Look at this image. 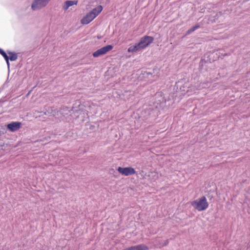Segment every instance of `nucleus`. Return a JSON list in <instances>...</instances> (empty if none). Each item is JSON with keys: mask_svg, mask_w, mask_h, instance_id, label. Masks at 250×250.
<instances>
[{"mask_svg": "<svg viewBox=\"0 0 250 250\" xmlns=\"http://www.w3.org/2000/svg\"><path fill=\"white\" fill-rule=\"evenodd\" d=\"M103 7L99 5L87 13L81 21L83 24H87L93 21L102 11Z\"/></svg>", "mask_w": 250, "mask_h": 250, "instance_id": "1", "label": "nucleus"}, {"mask_svg": "<svg viewBox=\"0 0 250 250\" xmlns=\"http://www.w3.org/2000/svg\"><path fill=\"white\" fill-rule=\"evenodd\" d=\"M191 206L198 211L206 209L208 207V204L205 196H202L191 203Z\"/></svg>", "mask_w": 250, "mask_h": 250, "instance_id": "2", "label": "nucleus"}, {"mask_svg": "<svg viewBox=\"0 0 250 250\" xmlns=\"http://www.w3.org/2000/svg\"><path fill=\"white\" fill-rule=\"evenodd\" d=\"M51 0H34L31 4V9L37 11L45 7Z\"/></svg>", "mask_w": 250, "mask_h": 250, "instance_id": "3", "label": "nucleus"}, {"mask_svg": "<svg viewBox=\"0 0 250 250\" xmlns=\"http://www.w3.org/2000/svg\"><path fill=\"white\" fill-rule=\"evenodd\" d=\"M154 41L151 36H145L141 38L138 42L142 49H143L151 44Z\"/></svg>", "mask_w": 250, "mask_h": 250, "instance_id": "4", "label": "nucleus"}, {"mask_svg": "<svg viewBox=\"0 0 250 250\" xmlns=\"http://www.w3.org/2000/svg\"><path fill=\"white\" fill-rule=\"evenodd\" d=\"M113 47V46L111 45H106L95 51L93 53L92 55L94 57H98L106 54L107 52L112 50Z\"/></svg>", "mask_w": 250, "mask_h": 250, "instance_id": "5", "label": "nucleus"}, {"mask_svg": "<svg viewBox=\"0 0 250 250\" xmlns=\"http://www.w3.org/2000/svg\"><path fill=\"white\" fill-rule=\"evenodd\" d=\"M21 127V123L19 122H13L7 125V128L11 132L18 131Z\"/></svg>", "mask_w": 250, "mask_h": 250, "instance_id": "6", "label": "nucleus"}, {"mask_svg": "<svg viewBox=\"0 0 250 250\" xmlns=\"http://www.w3.org/2000/svg\"><path fill=\"white\" fill-rule=\"evenodd\" d=\"M7 53L9 55V56L7 55V58L5 59V60L6 62L7 66L8 69L10 67V63H9V60L11 61H15L18 59V54L15 52L11 51L9 50L7 51Z\"/></svg>", "mask_w": 250, "mask_h": 250, "instance_id": "7", "label": "nucleus"}, {"mask_svg": "<svg viewBox=\"0 0 250 250\" xmlns=\"http://www.w3.org/2000/svg\"><path fill=\"white\" fill-rule=\"evenodd\" d=\"M70 113V110L67 107L61 108L57 112V116L58 118H62V117H65V115H68Z\"/></svg>", "mask_w": 250, "mask_h": 250, "instance_id": "8", "label": "nucleus"}, {"mask_svg": "<svg viewBox=\"0 0 250 250\" xmlns=\"http://www.w3.org/2000/svg\"><path fill=\"white\" fill-rule=\"evenodd\" d=\"M122 250H148V248L144 244H141L134 246H131Z\"/></svg>", "mask_w": 250, "mask_h": 250, "instance_id": "9", "label": "nucleus"}, {"mask_svg": "<svg viewBox=\"0 0 250 250\" xmlns=\"http://www.w3.org/2000/svg\"><path fill=\"white\" fill-rule=\"evenodd\" d=\"M78 3V0H66L63 4L62 9L64 11H66L69 7L74 5H77Z\"/></svg>", "mask_w": 250, "mask_h": 250, "instance_id": "10", "label": "nucleus"}, {"mask_svg": "<svg viewBox=\"0 0 250 250\" xmlns=\"http://www.w3.org/2000/svg\"><path fill=\"white\" fill-rule=\"evenodd\" d=\"M142 50L138 43H136L135 45H131L128 48V52H135L138 51Z\"/></svg>", "mask_w": 250, "mask_h": 250, "instance_id": "11", "label": "nucleus"}, {"mask_svg": "<svg viewBox=\"0 0 250 250\" xmlns=\"http://www.w3.org/2000/svg\"><path fill=\"white\" fill-rule=\"evenodd\" d=\"M117 170L118 172H136L134 169L131 167H127L125 168L118 167Z\"/></svg>", "mask_w": 250, "mask_h": 250, "instance_id": "12", "label": "nucleus"}, {"mask_svg": "<svg viewBox=\"0 0 250 250\" xmlns=\"http://www.w3.org/2000/svg\"><path fill=\"white\" fill-rule=\"evenodd\" d=\"M200 27V26L198 24L195 25V26H193V27H192L191 28H190L187 31L186 35H189L192 32H194L195 30L198 29Z\"/></svg>", "mask_w": 250, "mask_h": 250, "instance_id": "13", "label": "nucleus"}, {"mask_svg": "<svg viewBox=\"0 0 250 250\" xmlns=\"http://www.w3.org/2000/svg\"><path fill=\"white\" fill-rule=\"evenodd\" d=\"M0 54L4 58V59H7V55L6 53L1 48H0Z\"/></svg>", "mask_w": 250, "mask_h": 250, "instance_id": "14", "label": "nucleus"}, {"mask_svg": "<svg viewBox=\"0 0 250 250\" xmlns=\"http://www.w3.org/2000/svg\"><path fill=\"white\" fill-rule=\"evenodd\" d=\"M123 174L125 175V176H127L129 175V174H130L131 173H122Z\"/></svg>", "mask_w": 250, "mask_h": 250, "instance_id": "15", "label": "nucleus"}]
</instances>
